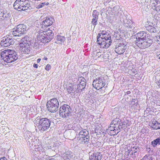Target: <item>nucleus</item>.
Returning <instances> with one entry per match:
<instances>
[{
    "instance_id": "nucleus-1",
    "label": "nucleus",
    "mask_w": 160,
    "mask_h": 160,
    "mask_svg": "<svg viewBox=\"0 0 160 160\" xmlns=\"http://www.w3.org/2000/svg\"><path fill=\"white\" fill-rule=\"evenodd\" d=\"M35 126L41 132L47 131L50 127L51 121L47 118H41L38 117L35 119Z\"/></svg>"
},
{
    "instance_id": "nucleus-2",
    "label": "nucleus",
    "mask_w": 160,
    "mask_h": 160,
    "mask_svg": "<svg viewBox=\"0 0 160 160\" xmlns=\"http://www.w3.org/2000/svg\"><path fill=\"white\" fill-rule=\"evenodd\" d=\"M2 59L7 63L13 62L18 59V57L15 51L10 49L4 50L1 53Z\"/></svg>"
},
{
    "instance_id": "nucleus-3",
    "label": "nucleus",
    "mask_w": 160,
    "mask_h": 160,
    "mask_svg": "<svg viewBox=\"0 0 160 160\" xmlns=\"http://www.w3.org/2000/svg\"><path fill=\"white\" fill-rule=\"evenodd\" d=\"M53 34L51 30L46 31L39 30L37 32V40L43 43H46L50 42L53 38Z\"/></svg>"
},
{
    "instance_id": "nucleus-4",
    "label": "nucleus",
    "mask_w": 160,
    "mask_h": 160,
    "mask_svg": "<svg viewBox=\"0 0 160 160\" xmlns=\"http://www.w3.org/2000/svg\"><path fill=\"white\" fill-rule=\"evenodd\" d=\"M28 1L26 0H16L13 4L14 8L18 11H25L30 7Z\"/></svg>"
},
{
    "instance_id": "nucleus-5",
    "label": "nucleus",
    "mask_w": 160,
    "mask_h": 160,
    "mask_svg": "<svg viewBox=\"0 0 160 160\" xmlns=\"http://www.w3.org/2000/svg\"><path fill=\"white\" fill-rule=\"evenodd\" d=\"M101 34L102 41L100 42V46L103 48H108L112 42L111 34L105 31H102Z\"/></svg>"
},
{
    "instance_id": "nucleus-6",
    "label": "nucleus",
    "mask_w": 160,
    "mask_h": 160,
    "mask_svg": "<svg viewBox=\"0 0 160 160\" xmlns=\"http://www.w3.org/2000/svg\"><path fill=\"white\" fill-rule=\"evenodd\" d=\"M152 38L151 36L148 37V38L135 40L134 43H135V44L140 48H145L150 46L152 42Z\"/></svg>"
},
{
    "instance_id": "nucleus-7",
    "label": "nucleus",
    "mask_w": 160,
    "mask_h": 160,
    "mask_svg": "<svg viewBox=\"0 0 160 160\" xmlns=\"http://www.w3.org/2000/svg\"><path fill=\"white\" fill-rule=\"evenodd\" d=\"M47 109L49 111L54 112L58 110L59 102L56 98H53L47 102Z\"/></svg>"
},
{
    "instance_id": "nucleus-8",
    "label": "nucleus",
    "mask_w": 160,
    "mask_h": 160,
    "mask_svg": "<svg viewBox=\"0 0 160 160\" xmlns=\"http://www.w3.org/2000/svg\"><path fill=\"white\" fill-rule=\"evenodd\" d=\"M12 34L14 36H20L26 33L28 30L26 25L19 24L17 26L16 28L13 29Z\"/></svg>"
},
{
    "instance_id": "nucleus-9",
    "label": "nucleus",
    "mask_w": 160,
    "mask_h": 160,
    "mask_svg": "<svg viewBox=\"0 0 160 160\" xmlns=\"http://www.w3.org/2000/svg\"><path fill=\"white\" fill-rule=\"evenodd\" d=\"M71 108L67 105L64 104L59 109V114L63 118H68L71 115Z\"/></svg>"
},
{
    "instance_id": "nucleus-10",
    "label": "nucleus",
    "mask_w": 160,
    "mask_h": 160,
    "mask_svg": "<svg viewBox=\"0 0 160 160\" xmlns=\"http://www.w3.org/2000/svg\"><path fill=\"white\" fill-rule=\"evenodd\" d=\"M19 44L20 50L22 53H28L30 51V42L25 40V38H22L20 41Z\"/></svg>"
},
{
    "instance_id": "nucleus-11",
    "label": "nucleus",
    "mask_w": 160,
    "mask_h": 160,
    "mask_svg": "<svg viewBox=\"0 0 160 160\" xmlns=\"http://www.w3.org/2000/svg\"><path fill=\"white\" fill-rule=\"evenodd\" d=\"M105 80L103 76L98 77L93 81V86L97 89L99 90L102 88L105 85Z\"/></svg>"
},
{
    "instance_id": "nucleus-12",
    "label": "nucleus",
    "mask_w": 160,
    "mask_h": 160,
    "mask_svg": "<svg viewBox=\"0 0 160 160\" xmlns=\"http://www.w3.org/2000/svg\"><path fill=\"white\" fill-rule=\"evenodd\" d=\"M2 39L0 44L1 46L3 47H8L14 44V40L9 36L4 37Z\"/></svg>"
},
{
    "instance_id": "nucleus-13",
    "label": "nucleus",
    "mask_w": 160,
    "mask_h": 160,
    "mask_svg": "<svg viewBox=\"0 0 160 160\" xmlns=\"http://www.w3.org/2000/svg\"><path fill=\"white\" fill-rule=\"evenodd\" d=\"M78 82V85H76L77 90L78 92H81L83 91L86 87V80L84 78L82 77L80 78V79H79Z\"/></svg>"
},
{
    "instance_id": "nucleus-14",
    "label": "nucleus",
    "mask_w": 160,
    "mask_h": 160,
    "mask_svg": "<svg viewBox=\"0 0 160 160\" xmlns=\"http://www.w3.org/2000/svg\"><path fill=\"white\" fill-rule=\"evenodd\" d=\"M127 47L123 43H119L116 45L115 51L118 54H121L125 52Z\"/></svg>"
},
{
    "instance_id": "nucleus-15",
    "label": "nucleus",
    "mask_w": 160,
    "mask_h": 160,
    "mask_svg": "<svg viewBox=\"0 0 160 160\" xmlns=\"http://www.w3.org/2000/svg\"><path fill=\"white\" fill-rule=\"evenodd\" d=\"M53 19L52 18H47L46 19L43 21L42 22V28L44 27H47L51 25L53 23Z\"/></svg>"
},
{
    "instance_id": "nucleus-16",
    "label": "nucleus",
    "mask_w": 160,
    "mask_h": 160,
    "mask_svg": "<svg viewBox=\"0 0 160 160\" xmlns=\"http://www.w3.org/2000/svg\"><path fill=\"white\" fill-rule=\"evenodd\" d=\"M137 37L136 38V40H138L139 39H142L143 38H145L151 37L150 35L147 33H145L144 31H142L141 32H139L137 34Z\"/></svg>"
},
{
    "instance_id": "nucleus-17",
    "label": "nucleus",
    "mask_w": 160,
    "mask_h": 160,
    "mask_svg": "<svg viewBox=\"0 0 160 160\" xmlns=\"http://www.w3.org/2000/svg\"><path fill=\"white\" fill-rule=\"evenodd\" d=\"M152 6L153 9H155L157 12L160 11V1L159 0L153 1Z\"/></svg>"
},
{
    "instance_id": "nucleus-18",
    "label": "nucleus",
    "mask_w": 160,
    "mask_h": 160,
    "mask_svg": "<svg viewBox=\"0 0 160 160\" xmlns=\"http://www.w3.org/2000/svg\"><path fill=\"white\" fill-rule=\"evenodd\" d=\"M76 90H77L76 86L72 84H70L67 89V92L71 94L74 93Z\"/></svg>"
},
{
    "instance_id": "nucleus-19",
    "label": "nucleus",
    "mask_w": 160,
    "mask_h": 160,
    "mask_svg": "<svg viewBox=\"0 0 160 160\" xmlns=\"http://www.w3.org/2000/svg\"><path fill=\"white\" fill-rule=\"evenodd\" d=\"M150 127L152 129L157 130L160 129V123L158 122L157 121L153 120L152 122Z\"/></svg>"
},
{
    "instance_id": "nucleus-20",
    "label": "nucleus",
    "mask_w": 160,
    "mask_h": 160,
    "mask_svg": "<svg viewBox=\"0 0 160 160\" xmlns=\"http://www.w3.org/2000/svg\"><path fill=\"white\" fill-rule=\"evenodd\" d=\"M119 8L118 7H114L112 11V14L110 17L116 18L118 15Z\"/></svg>"
},
{
    "instance_id": "nucleus-21",
    "label": "nucleus",
    "mask_w": 160,
    "mask_h": 160,
    "mask_svg": "<svg viewBox=\"0 0 160 160\" xmlns=\"http://www.w3.org/2000/svg\"><path fill=\"white\" fill-rule=\"evenodd\" d=\"M86 137L90 138V135L88 131L86 129H83L80 132L79 134V137Z\"/></svg>"
},
{
    "instance_id": "nucleus-22",
    "label": "nucleus",
    "mask_w": 160,
    "mask_h": 160,
    "mask_svg": "<svg viewBox=\"0 0 160 160\" xmlns=\"http://www.w3.org/2000/svg\"><path fill=\"white\" fill-rule=\"evenodd\" d=\"M79 137V140L80 142V143L82 144H84L85 145H87L89 143V141L90 140V138H86V137Z\"/></svg>"
},
{
    "instance_id": "nucleus-23",
    "label": "nucleus",
    "mask_w": 160,
    "mask_h": 160,
    "mask_svg": "<svg viewBox=\"0 0 160 160\" xmlns=\"http://www.w3.org/2000/svg\"><path fill=\"white\" fill-rule=\"evenodd\" d=\"M26 140L28 141V142L29 143V144H31L32 146H34L35 147H36V146L35 144L34 141V139L33 138V137L32 136H30L29 135V137H27L26 138Z\"/></svg>"
},
{
    "instance_id": "nucleus-24",
    "label": "nucleus",
    "mask_w": 160,
    "mask_h": 160,
    "mask_svg": "<svg viewBox=\"0 0 160 160\" xmlns=\"http://www.w3.org/2000/svg\"><path fill=\"white\" fill-rule=\"evenodd\" d=\"M64 134L65 135H67V137L70 140H72L74 138V137H72V136L75 134L74 132H71L69 131H66Z\"/></svg>"
},
{
    "instance_id": "nucleus-25",
    "label": "nucleus",
    "mask_w": 160,
    "mask_h": 160,
    "mask_svg": "<svg viewBox=\"0 0 160 160\" xmlns=\"http://www.w3.org/2000/svg\"><path fill=\"white\" fill-rule=\"evenodd\" d=\"M152 145L154 147H155L158 144L160 145V138H158L154 140L152 142Z\"/></svg>"
},
{
    "instance_id": "nucleus-26",
    "label": "nucleus",
    "mask_w": 160,
    "mask_h": 160,
    "mask_svg": "<svg viewBox=\"0 0 160 160\" xmlns=\"http://www.w3.org/2000/svg\"><path fill=\"white\" fill-rule=\"evenodd\" d=\"M147 29L151 32L155 33L156 32V28L153 26H149L147 28Z\"/></svg>"
},
{
    "instance_id": "nucleus-27",
    "label": "nucleus",
    "mask_w": 160,
    "mask_h": 160,
    "mask_svg": "<svg viewBox=\"0 0 160 160\" xmlns=\"http://www.w3.org/2000/svg\"><path fill=\"white\" fill-rule=\"evenodd\" d=\"M57 40L58 41H59V43L62 44L65 41V38L64 37L60 35H58L57 37Z\"/></svg>"
},
{
    "instance_id": "nucleus-28",
    "label": "nucleus",
    "mask_w": 160,
    "mask_h": 160,
    "mask_svg": "<svg viewBox=\"0 0 160 160\" xmlns=\"http://www.w3.org/2000/svg\"><path fill=\"white\" fill-rule=\"evenodd\" d=\"M123 22L124 23L125 25L126 26L131 27V21L130 19L128 20V19H127V18H126L124 20Z\"/></svg>"
},
{
    "instance_id": "nucleus-29",
    "label": "nucleus",
    "mask_w": 160,
    "mask_h": 160,
    "mask_svg": "<svg viewBox=\"0 0 160 160\" xmlns=\"http://www.w3.org/2000/svg\"><path fill=\"white\" fill-rule=\"evenodd\" d=\"M94 155L95 160H98L99 158H100V159H101L102 155L100 152H97L94 153Z\"/></svg>"
},
{
    "instance_id": "nucleus-30",
    "label": "nucleus",
    "mask_w": 160,
    "mask_h": 160,
    "mask_svg": "<svg viewBox=\"0 0 160 160\" xmlns=\"http://www.w3.org/2000/svg\"><path fill=\"white\" fill-rule=\"evenodd\" d=\"M48 4L49 3L48 2L41 3L36 8L38 9H40L43 7L45 5H48Z\"/></svg>"
},
{
    "instance_id": "nucleus-31",
    "label": "nucleus",
    "mask_w": 160,
    "mask_h": 160,
    "mask_svg": "<svg viewBox=\"0 0 160 160\" xmlns=\"http://www.w3.org/2000/svg\"><path fill=\"white\" fill-rule=\"evenodd\" d=\"M99 14V13L96 10H94L92 15L93 18H98Z\"/></svg>"
},
{
    "instance_id": "nucleus-32",
    "label": "nucleus",
    "mask_w": 160,
    "mask_h": 160,
    "mask_svg": "<svg viewBox=\"0 0 160 160\" xmlns=\"http://www.w3.org/2000/svg\"><path fill=\"white\" fill-rule=\"evenodd\" d=\"M125 125L124 124H123V123L122 122L121 123H119V125H118V128L116 127V129L117 131H118L117 133L120 132L121 130V129L122 128V125Z\"/></svg>"
},
{
    "instance_id": "nucleus-33",
    "label": "nucleus",
    "mask_w": 160,
    "mask_h": 160,
    "mask_svg": "<svg viewBox=\"0 0 160 160\" xmlns=\"http://www.w3.org/2000/svg\"><path fill=\"white\" fill-rule=\"evenodd\" d=\"M102 34H101L99 33L97 36V42L98 44L100 45V42L102 41Z\"/></svg>"
},
{
    "instance_id": "nucleus-34",
    "label": "nucleus",
    "mask_w": 160,
    "mask_h": 160,
    "mask_svg": "<svg viewBox=\"0 0 160 160\" xmlns=\"http://www.w3.org/2000/svg\"><path fill=\"white\" fill-rule=\"evenodd\" d=\"M116 126L113 125L112 124H111V126L109 128V130L111 131H115L116 130Z\"/></svg>"
},
{
    "instance_id": "nucleus-35",
    "label": "nucleus",
    "mask_w": 160,
    "mask_h": 160,
    "mask_svg": "<svg viewBox=\"0 0 160 160\" xmlns=\"http://www.w3.org/2000/svg\"><path fill=\"white\" fill-rule=\"evenodd\" d=\"M98 18H93L92 21V24L94 26V27L97 24V21Z\"/></svg>"
},
{
    "instance_id": "nucleus-36",
    "label": "nucleus",
    "mask_w": 160,
    "mask_h": 160,
    "mask_svg": "<svg viewBox=\"0 0 160 160\" xmlns=\"http://www.w3.org/2000/svg\"><path fill=\"white\" fill-rule=\"evenodd\" d=\"M5 13L3 11H0V19L4 20V16Z\"/></svg>"
},
{
    "instance_id": "nucleus-37",
    "label": "nucleus",
    "mask_w": 160,
    "mask_h": 160,
    "mask_svg": "<svg viewBox=\"0 0 160 160\" xmlns=\"http://www.w3.org/2000/svg\"><path fill=\"white\" fill-rule=\"evenodd\" d=\"M66 155H67V156L68 158H71L73 156L72 153L71 152H68Z\"/></svg>"
},
{
    "instance_id": "nucleus-38",
    "label": "nucleus",
    "mask_w": 160,
    "mask_h": 160,
    "mask_svg": "<svg viewBox=\"0 0 160 160\" xmlns=\"http://www.w3.org/2000/svg\"><path fill=\"white\" fill-rule=\"evenodd\" d=\"M51 69V67L50 65L48 64L45 68V69L47 71H49Z\"/></svg>"
},
{
    "instance_id": "nucleus-39",
    "label": "nucleus",
    "mask_w": 160,
    "mask_h": 160,
    "mask_svg": "<svg viewBox=\"0 0 160 160\" xmlns=\"http://www.w3.org/2000/svg\"><path fill=\"white\" fill-rule=\"evenodd\" d=\"M112 124L113 125H115L117 127L118 126V123L116 122L114 120L113 121H112Z\"/></svg>"
},
{
    "instance_id": "nucleus-40",
    "label": "nucleus",
    "mask_w": 160,
    "mask_h": 160,
    "mask_svg": "<svg viewBox=\"0 0 160 160\" xmlns=\"http://www.w3.org/2000/svg\"><path fill=\"white\" fill-rule=\"evenodd\" d=\"M139 149V148H133V149L132 150V152H134V153H136L137 152V151H138Z\"/></svg>"
},
{
    "instance_id": "nucleus-41",
    "label": "nucleus",
    "mask_w": 160,
    "mask_h": 160,
    "mask_svg": "<svg viewBox=\"0 0 160 160\" xmlns=\"http://www.w3.org/2000/svg\"><path fill=\"white\" fill-rule=\"evenodd\" d=\"M89 159L90 160H95L94 153L90 156L89 157Z\"/></svg>"
},
{
    "instance_id": "nucleus-42",
    "label": "nucleus",
    "mask_w": 160,
    "mask_h": 160,
    "mask_svg": "<svg viewBox=\"0 0 160 160\" xmlns=\"http://www.w3.org/2000/svg\"><path fill=\"white\" fill-rule=\"evenodd\" d=\"M10 16V14L9 13H7V14H5L4 16V19L5 18H9Z\"/></svg>"
},
{
    "instance_id": "nucleus-43",
    "label": "nucleus",
    "mask_w": 160,
    "mask_h": 160,
    "mask_svg": "<svg viewBox=\"0 0 160 160\" xmlns=\"http://www.w3.org/2000/svg\"><path fill=\"white\" fill-rule=\"evenodd\" d=\"M47 160H55V159L54 158H52V157H49L47 158Z\"/></svg>"
},
{
    "instance_id": "nucleus-44",
    "label": "nucleus",
    "mask_w": 160,
    "mask_h": 160,
    "mask_svg": "<svg viewBox=\"0 0 160 160\" xmlns=\"http://www.w3.org/2000/svg\"><path fill=\"white\" fill-rule=\"evenodd\" d=\"M114 120L116 121V122L118 123V122H119L120 119H119V118H116Z\"/></svg>"
},
{
    "instance_id": "nucleus-45",
    "label": "nucleus",
    "mask_w": 160,
    "mask_h": 160,
    "mask_svg": "<svg viewBox=\"0 0 160 160\" xmlns=\"http://www.w3.org/2000/svg\"><path fill=\"white\" fill-rule=\"evenodd\" d=\"M0 160H7V158L5 157H2L0 158Z\"/></svg>"
},
{
    "instance_id": "nucleus-46",
    "label": "nucleus",
    "mask_w": 160,
    "mask_h": 160,
    "mask_svg": "<svg viewBox=\"0 0 160 160\" xmlns=\"http://www.w3.org/2000/svg\"><path fill=\"white\" fill-rule=\"evenodd\" d=\"M33 66L34 68H37L38 67V65L36 64H34L33 65Z\"/></svg>"
},
{
    "instance_id": "nucleus-47",
    "label": "nucleus",
    "mask_w": 160,
    "mask_h": 160,
    "mask_svg": "<svg viewBox=\"0 0 160 160\" xmlns=\"http://www.w3.org/2000/svg\"><path fill=\"white\" fill-rule=\"evenodd\" d=\"M41 60V59L40 58H38L37 60V62L38 63H39L40 62V61Z\"/></svg>"
},
{
    "instance_id": "nucleus-48",
    "label": "nucleus",
    "mask_w": 160,
    "mask_h": 160,
    "mask_svg": "<svg viewBox=\"0 0 160 160\" xmlns=\"http://www.w3.org/2000/svg\"><path fill=\"white\" fill-rule=\"evenodd\" d=\"M126 93L127 95L130 94L131 93V92L130 91H128L126 92Z\"/></svg>"
},
{
    "instance_id": "nucleus-49",
    "label": "nucleus",
    "mask_w": 160,
    "mask_h": 160,
    "mask_svg": "<svg viewBox=\"0 0 160 160\" xmlns=\"http://www.w3.org/2000/svg\"><path fill=\"white\" fill-rule=\"evenodd\" d=\"M135 99H132V101L131 103H132L133 104V103H132L133 102H134V103H135ZM133 104H134L133 103Z\"/></svg>"
},
{
    "instance_id": "nucleus-50",
    "label": "nucleus",
    "mask_w": 160,
    "mask_h": 160,
    "mask_svg": "<svg viewBox=\"0 0 160 160\" xmlns=\"http://www.w3.org/2000/svg\"><path fill=\"white\" fill-rule=\"evenodd\" d=\"M143 2H148V0H142Z\"/></svg>"
},
{
    "instance_id": "nucleus-51",
    "label": "nucleus",
    "mask_w": 160,
    "mask_h": 160,
    "mask_svg": "<svg viewBox=\"0 0 160 160\" xmlns=\"http://www.w3.org/2000/svg\"><path fill=\"white\" fill-rule=\"evenodd\" d=\"M43 59L45 60H47L48 59V58L46 57H45Z\"/></svg>"
},
{
    "instance_id": "nucleus-52",
    "label": "nucleus",
    "mask_w": 160,
    "mask_h": 160,
    "mask_svg": "<svg viewBox=\"0 0 160 160\" xmlns=\"http://www.w3.org/2000/svg\"><path fill=\"white\" fill-rule=\"evenodd\" d=\"M158 105H160V104H158Z\"/></svg>"
}]
</instances>
